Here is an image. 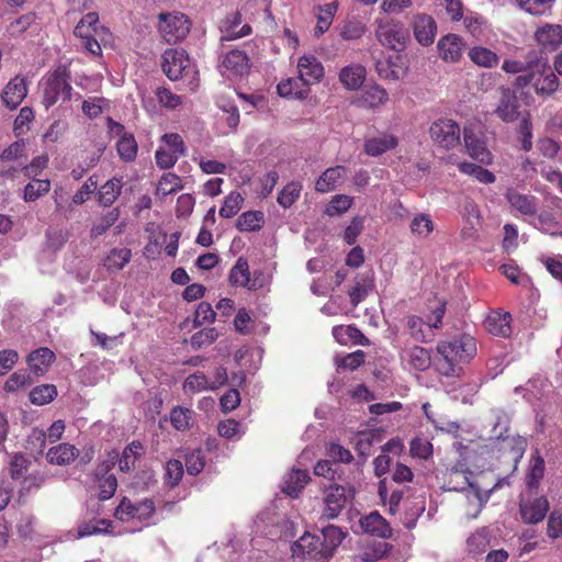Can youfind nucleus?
<instances>
[{"label": "nucleus", "mask_w": 562, "mask_h": 562, "mask_svg": "<svg viewBox=\"0 0 562 562\" xmlns=\"http://www.w3.org/2000/svg\"><path fill=\"white\" fill-rule=\"evenodd\" d=\"M529 71L518 75L515 79L514 86L522 89L531 86L535 92L540 97L552 95L560 86V81L546 56L541 52L531 49L528 52Z\"/></svg>", "instance_id": "f257e3e1"}, {"label": "nucleus", "mask_w": 562, "mask_h": 562, "mask_svg": "<svg viewBox=\"0 0 562 562\" xmlns=\"http://www.w3.org/2000/svg\"><path fill=\"white\" fill-rule=\"evenodd\" d=\"M439 358L437 370L447 376L458 375L459 363L469 362L476 355L475 339L470 335H462L449 341H441L437 346Z\"/></svg>", "instance_id": "f03ea898"}, {"label": "nucleus", "mask_w": 562, "mask_h": 562, "mask_svg": "<svg viewBox=\"0 0 562 562\" xmlns=\"http://www.w3.org/2000/svg\"><path fill=\"white\" fill-rule=\"evenodd\" d=\"M74 34L81 40L82 46L91 54L101 53V43H105L110 33L106 27L99 24V15L89 12L77 23Z\"/></svg>", "instance_id": "7ed1b4c3"}, {"label": "nucleus", "mask_w": 562, "mask_h": 562, "mask_svg": "<svg viewBox=\"0 0 562 562\" xmlns=\"http://www.w3.org/2000/svg\"><path fill=\"white\" fill-rule=\"evenodd\" d=\"M81 95L72 93V88L65 74L55 71L49 75L43 85V103L48 109L56 102H79Z\"/></svg>", "instance_id": "20e7f679"}, {"label": "nucleus", "mask_w": 562, "mask_h": 562, "mask_svg": "<svg viewBox=\"0 0 562 562\" xmlns=\"http://www.w3.org/2000/svg\"><path fill=\"white\" fill-rule=\"evenodd\" d=\"M157 19V30L166 43L176 44L184 40L190 32L191 22L182 12H161Z\"/></svg>", "instance_id": "39448f33"}, {"label": "nucleus", "mask_w": 562, "mask_h": 562, "mask_svg": "<svg viewBox=\"0 0 562 562\" xmlns=\"http://www.w3.org/2000/svg\"><path fill=\"white\" fill-rule=\"evenodd\" d=\"M445 315V304H439L427 317L424 319L417 315H409L406 317V327L409 336L419 342H427L434 339L435 329H437Z\"/></svg>", "instance_id": "423d86ee"}, {"label": "nucleus", "mask_w": 562, "mask_h": 562, "mask_svg": "<svg viewBox=\"0 0 562 562\" xmlns=\"http://www.w3.org/2000/svg\"><path fill=\"white\" fill-rule=\"evenodd\" d=\"M155 513V505L151 499H144L137 504H134L128 498H123L119 506L115 509V517L123 521H136L139 522L140 526L138 528H134L131 531L142 530L144 526L149 525V520Z\"/></svg>", "instance_id": "0eeeda50"}, {"label": "nucleus", "mask_w": 562, "mask_h": 562, "mask_svg": "<svg viewBox=\"0 0 562 562\" xmlns=\"http://www.w3.org/2000/svg\"><path fill=\"white\" fill-rule=\"evenodd\" d=\"M355 490L338 484L329 485L324 491L323 515L328 519L338 517L346 504L353 498Z\"/></svg>", "instance_id": "6e6552de"}, {"label": "nucleus", "mask_w": 562, "mask_h": 562, "mask_svg": "<svg viewBox=\"0 0 562 562\" xmlns=\"http://www.w3.org/2000/svg\"><path fill=\"white\" fill-rule=\"evenodd\" d=\"M431 139L440 147L450 149L460 143V127L450 119L435 121L429 128Z\"/></svg>", "instance_id": "1a4fd4ad"}, {"label": "nucleus", "mask_w": 562, "mask_h": 562, "mask_svg": "<svg viewBox=\"0 0 562 562\" xmlns=\"http://www.w3.org/2000/svg\"><path fill=\"white\" fill-rule=\"evenodd\" d=\"M117 459L116 453H111L108 458L101 462L95 470V480L98 484V495L101 501L110 499L117 487L116 477L113 474H109Z\"/></svg>", "instance_id": "9d476101"}, {"label": "nucleus", "mask_w": 562, "mask_h": 562, "mask_svg": "<svg viewBox=\"0 0 562 562\" xmlns=\"http://www.w3.org/2000/svg\"><path fill=\"white\" fill-rule=\"evenodd\" d=\"M533 40L539 46L537 52L546 53L557 50L562 45V25L554 23H542L537 26Z\"/></svg>", "instance_id": "9b49d317"}, {"label": "nucleus", "mask_w": 562, "mask_h": 562, "mask_svg": "<svg viewBox=\"0 0 562 562\" xmlns=\"http://www.w3.org/2000/svg\"><path fill=\"white\" fill-rule=\"evenodd\" d=\"M319 537L305 532L292 544L293 557L301 559H310L314 562H325L326 555L322 549Z\"/></svg>", "instance_id": "f8f14e48"}, {"label": "nucleus", "mask_w": 562, "mask_h": 562, "mask_svg": "<svg viewBox=\"0 0 562 562\" xmlns=\"http://www.w3.org/2000/svg\"><path fill=\"white\" fill-rule=\"evenodd\" d=\"M378 41L395 52L405 46V33L403 29L393 21L380 20L375 30Z\"/></svg>", "instance_id": "ddd939ff"}, {"label": "nucleus", "mask_w": 562, "mask_h": 562, "mask_svg": "<svg viewBox=\"0 0 562 562\" xmlns=\"http://www.w3.org/2000/svg\"><path fill=\"white\" fill-rule=\"evenodd\" d=\"M189 65V57L183 49L168 48L162 55V70L170 80L181 78Z\"/></svg>", "instance_id": "4468645a"}, {"label": "nucleus", "mask_w": 562, "mask_h": 562, "mask_svg": "<svg viewBox=\"0 0 562 562\" xmlns=\"http://www.w3.org/2000/svg\"><path fill=\"white\" fill-rule=\"evenodd\" d=\"M512 212L522 216H535L538 211V199L528 193L518 191L515 188H508L504 194Z\"/></svg>", "instance_id": "2eb2a0df"}, {"label": "nucleus", "mask_w": 562, "mask_h": 562, "mask_svg": "<svg viewBox=\"0 0 562 562\" xmlns=\"http://www.w3.org/2000/svg\"><path fill=\"white\" fill-rule=\"evenodd\" d=\"M375 69L379 77L384 80H400L406 76L408 66L402 55L395 54L379 59Z\"/></svg>", "instance_id": "dca6fc26"}, {"label": "nucleus", "mask_w": 562, "mask_h": 562, "mask_svg": "<svg viewBox=\"0 0 562 562\" xmlns=\"http://www.w3.org/2000/svg\"><path fill=\"white\" fill-rule=\"evenodd\" d=\"M259 276H261V272L255 271L254 278H251L248 261L239 257L231 269L228 279L233 285L256 290L262 286V283L258 279Z\"/></svg>", "instance_id": "f3484780"}, {"label": "nucleus", "mask_w": 562, "mask_h": 562, "mask_svg": "<svg viewBox=\"0 0 562 562\" xmlns=\"http://www.w3.org/2000/svg\"><path fill=\"white\" fill-rule=\"evenodd\" d=\"M297 72L302 85L308 87L322 80L324 67L314 55L307 54L299 58Z\"/></svg>", "instance_id": "a211bd4d"}, {"label": "nucleus", "mask_w": 562, "mask_h": 562, "mask_svg": "<svg viewBox=\"0 0 562 562\" xmlns=\"http://www.w3.org/2000/svg\"><path fill=\"white\" fill-rule=\"evenodd\" d=\"M220 69L229 79L241 77L249 69L248 56L243 50L233 49L223 57Z\"/></svg>", "instance_id": "6ab92c4d"}, {"label": "nucleus", "mask_w": 562, "mask_h": 562, "mask_svg": "<svg viewBox=\"0 0 562 562\" xmlns=\"http://www.w3.org/2000/svg\"><path fill=\"white\" fill-rule=\"evenodd\" d=\"M473 484L474 482L472 481V472L467 469L464 463L458 462L457 464L447 469L445 480L446 491H458L463 493Z\"/></svg>", "instance_id": "aec40b11"}, {"label": "nucleus", "mask_w": 562, "mask_h": 562, "mask_svg": "<svg viewBox=\"0 0 562 562\" xmlns=\"http://www.w3.org/2000/svg\"><path fill=\"white\" fill-rule=\"evenodd\" d=\"M494 112L504 122L516 121L519 116V101L516 93L509 88H502Z\"/></svg>", "instance_id": "412c9836"}, {"label": "nucleus", "mask_w": 562, "mask_h": 562, "mask_svg": "<svg viewBox=\"0 0 562 562\" xmlns=\"http://www.w3.org/2000/svg\"><path fill=\"white\" fill-rule=\"evenodd\" d=\"M402 364L412 371H425L430 367V352L420 346H412L401 351Z\"/></svg>", "instance_id": "4be33fe9"}, {"label": "nucleus", "mask_w": 562, "mask_h": 562, "mask_svg": "<svg viewBox=\"0 0 562 562\" xmlns=\"http://www.w3.org/2000/svg\"><path fill=\"white\" fill-rule=\"evenodd\" d=\"M498 486V484H495L491 490L486 492H482L477 484H473L468 490H465L464 496L467 499L465 505V516L470 519H474L479 516V514L482 512L484 505L487 503L491 493Z\"/></svg>", "instance_id": "5701e85b"}, {"label": "nucleus", "mask_w": 562, "mask_h": 562, "mask_svg": "<svg viewBox=\"0 0 562 562\" xmlns=\"http://www.w3.org/2000/svg\"><path fill=\"white\" fill-rule=\"evenodd\" d=\"M463 140L464 146L467 148L468 154L479 162L483 165H491L493 161V156L491 151L486 148L483 140H481L474 131L470 127H464L463 130Z\"/></svg>", "instance_id": "b1692460"}, {"label": "nucleus", "mask_w": 562, "mask_h": 562, "mask_svg": "<svg viewBox=\"0 0 562 562\" xmlns=\"http://www.w3.org/2000/svg\"><path fill=\"white\" fill-rule=\"evenodd\" d=\"M549 509V503L544 497L520 502V515L526 524H538Z\"/></svg>", "instance_id": "393cba45"}, {"label": "nucleus", "mask_w": 562, "mask_h": 562, "mask_svg": "<svg viewBox=\"0 0 562 562\" xmlns=\"http://www.w3.org/2000/svg\"><path fill=\"white\" fill-rule=\"evenodd\" d=\"M437 47L443 60L456 63L462 57L464 43L460 36L448 34L439 40Z\"/></svg>", "instance_id": "a878e982"}, {"label": "nucleus", "mask_w": 562, "mask_h": 562, "mask_svg": "<svg viewBox=\"0 0 562 562\" xmlns=\"http://www.w3.org/2000/svg\"><path fill=\"white\" fill-rule=\"evenodd\" d=\"M414 35L417 42L424 46L430 45L437 32L435 20L427 14H417L414 18Z\"/></svg>", "instance_id": "bb28decb"}, {"label": "nucleus", "mask_w": 562, "mask_h": 562, "mask_svg": "<svg viewBox=\"0 0 562 562\" xmlns=\"http://www.w3.org/2000/svg\"><path fill=\"white\" fill-rule=\"evenodd\" d=\"M27 94V88L24 78L14 77L3 89L2 101L13 110L18 108Z\"/></svg>", "instance_id": "cd10ccee"}, {"label": "nucleus", "mask_w": 562, "mask_h": 562, "mask_svg": "<svg viewBox=\"0 0 562 562\" xmlns=\"http://www.w3.org/2000/svg\"><path fill=\"white\" fill-rule=\"evenodd\" d=\"M310 481L307 470L292 469L282 480L281 490L291 497H297Z\"/></svg>", "instance_id": "c85d7f7f"}, {"label": "nucleus", "mask_w": 562, "mask_h": 562, "mask_svg": "<svg viewBox=\"0 0 562 562\" xmlns=\"http://www.w3.org/2000/svg\"><path fill=\"white\" fill-rule=\"evenodd\" d=\"M346 168L342 166H335L326 169L316 180L315 190L322 193H327L335 190L345 179Z\"/></svg>", "instance_id": "c756f323"}, {"label": "nucleus", "mask_w": 562, "mask_h": 562, "mask_svg": "<svg viewBox=\"0 0 562 562\" xmlns=\"http://www.w3.org/2000/svg\"><path fill=\"white\" fill-rule=\"evenodd\" d=\"M360 526L363 532L383 539L389 538L392 533L387 521L376 512L362 517Z\"/></svg>", "instance_id": "7c9ffc66"}, {"label": "nucleus", "mask_w": 562, "mask_h": 562, "mask_svg": "<svg viewBox=\"0 0 562 562\" xmlns=\"http://www.w3.org/2000/svg\"><path fill=\"white\" fill-rule=\"evenodd\" d=\"M366 68L360 64H351L344 67L339 72V81L348 90H357L364 82Z\"/></svg>", "instance_id": "2f4dec72"}, {"label": "nucleus", "mask_w": 562, "mask_h": 562, "mask_svg": "<svg viewBox=\"0 0 562 562\" xmlns=\"http://www.w3.org/2000/svg\"><path fill=\"white\" fill-rule=\"evenodd\" d=\"M509 313L492 312L485 319V328L495 336L507 337L512 333Z\"/></svg>", "instance_id": "473e14b6"}, {"label": "nucleus", "mask_w": 562, "mask_h": 562, "mask_svg": "<svg viewBox=\"0 0 562 562\" xmlns=\"http://www.w3.org/2000/svg\"><path fill=\"white\" fill-rule=\"evenodd\" d=\"M411 234L419 240H426L435 231V223L428 213H417L409 224Z\"/></svg>", "instance_id": "72a5a7b5"}, {"label": "nucleus", "mask_w": 562, "mask_h": 562, "mask_svg": "<svg viewBox=\"0 0 562 562\" xmlns=\"http://www.w3.org/2000/svg\"><path fill=\"white\" fill-rule=\"evenodd\" d=\"M240 14L227 16L222 24V32L226 40H237L250 34L251 27L248 24H241Z\"/></svg>", "instance_id": "f704fd0d"}, {"label": "nucleus", "mask_w": 562, "mask_h": 562, "mask_svg": "<svg viewBox=\"0 0 562 562\" xmlns=\"http://www.w3.org/2000/svg\"><path fill=\"white\" fill-rule=\"evenodd\" d=\"M79 454L78 449L69 443H60L47 452V460L52 464L65 465L72 462Z\"/></svg>", "instance_id": "c9c22d12"}, {"label": "nucleus", "mask_w": 562, "mask_h": 562, "mask_svg": "<svg viewBox=\"0 0 562 562\" xmlns=\"http://www.w3.org/2000/svg\"><path fill=\"white\" fill-rule=\"evenodd\" d=\"M54 360L55 353L48 348H38L27 358L31 370L37 375L45 373Z\"/></svg>", "instance_id": "e433bc0d"}, {"label": "nucleus", "mask_w": 562, "mask_h": 562, "mask_svg": "<svg viewBox=\"0 0 562 562\" xmlns=\"http://www.w3.org/2000/svg\"><path fill=\"white\" fill-rule=\"evenodd\" d=\"M132 259V251L128 248H113L103 259V266L110 272L121 271Z\"/></svg>", "instance_id": "4c0bfd02"}, {"label": "nucleus", "mask_w": 562, "mask_h": 562, "mask_svg": "<svg viewBox=\"0 0 562 562\" xmlns=\"http://www.w3.org/2000/svg\"><path fill=\"white\" fill-rule=\"evenodd\" d=\"M338 1H330L317 7V24L315 26V35L324 34L330 27L334 16L338 10Z\"/></svg>", "instance_id": "58836bf2"}, {"label": "nucleus", "mask_w": 562, "mask_h": 562, "mask_svg": "<svg viewBox=\"0 0 562 562\" xmlns=\"http://www.w3.org/2000/svg\"><path fill=\"white\" fill-rule=\"evenodd\" d=\"M331 333L335 340L340 345H348L349 341L363 346L369 344L363 334L355 326H335Z\"/></svg>", "instance_id": "ea45409f"}, {"label": "nucleus", "mask_w": 562, "mask_h": 562, "mask_svg": "<svg viewBox=\"0 0 562 562\" xmlns=\"http://www.w3.org/2000/svg\"><path fill=\"white\" fill-rule=\"evenodd\" d=\"M396 145L397 139L395 136L390 134H383L368 139L364 143V151L369 156H379L390 149H393Z\"/></svg>", "instance_id": "a19ab883"}, {"label": "nucleus", "mask_w": 562, "mask_h": 562, "mask_svg": "<svg viewBox=\"0 0 562 562\" xmlns=\"http://www.w3.org/2000/svg\"><path fill=\"white\" fill-rule=\"evenodd\" d=\"M279 95L303 100L308 95V88L304 87L299 79L289 78L277 86Z\"/></svg>", "instance_id": "79ce46f5"}, {"label": "nucleus", "mask_w": 562, "mask_h": 562, "mask_svg": "<svg viewBox=\"0 0 562 562\" xmlns=\"http://www.w3.org/2000/svg\"><path fill=\"white\" fill-rule=\"evenodd\" d=\"M549 387L548 381L544 378L538 376L527 382L526 387L518 386L515 389L516 393L524 392V397L533 403L539 401Z\"/></svg>", "instance_id": "37998d69"}, {"label": "nucleus", "mask_w": 562, "mask_h": 562, "mask_svg": "<svg viewBox=\"0 0 562 562\" xmlns=\"http://www.w3.org/2000/svg\"><path fill=\"white\" fill-rule=\"evenodd\" d=\"M182 180L173 172L164 173L156 187V195L160 199L166 198L182 189Z\"/></svg>", "instance_id": "c03bdc74"}, {"label": "nucleus", "mask_w": 562, "mask_h": 562, "mask_svg": "<svg viewBox=\"0 0 562 562\" xmlns=\"http://www.w3.org/2000/svg\"><path fill=\"white\" fill-rule=\"evenodd\" d=\"M389 100L386 90L378 85L367 86L362 92L361 101L369 108H376Z\"/></svg>", "instance_id": "a18cd8bd"}, {"label": "nucleus", "mask_w": 562, "mask_h": 562, "mask_svg": "<svg viewBox=\"0 0 562 562\" xmlns=\"http://www.w3.org/2000/svg\"><path fill=\"white\" fill-rule=\"evenodd\" d=\"M122 191V181L117 178L108 180L98 192L99 202L103 206H109L115 202Z\"/></svg>", "instance_id": "49530a36"}, {"label": "nucleus", "mask_w": 562, "mask_h": 562, "mask_svg": "<svg viewBox=\"0 0 562 562\" xmlns=\"http://www.w3.org/2000/svg\"><path fill=\"white\" fill-rule=\"evenodd\" d=\"M490 546V532L486 528H481L471 533L467 539V551L470 554H480Z\"/></svg>", "instance_id": "de8ad7c7"}, {"label": "nucleus", "mask_w": 562, "mask_h": 562, "mask_svg": "<svg viewBox=\"0 0 562 562\" xmlns=\"http://www.w3.org/2000/svg\"><path fill=\"white\" fill-rule=\"evenodd\" d=\"M470 59L481 67L492 68L495 67L499 58L491 49L482 46L472 47L469 52Z\"/></svg>", "instance_id": "09e8293b"}, {"label": "nucleus", "mask_w": 562, "mask_h": 562, "mask_svg": "<svg viewBox=\"0 0 562 562\" xmlns=\"http://www.w3.org/2000/svg\"><path fill=\"white\" fill-rule=\"evenodd\" d=\"M263 213L260 211H248L243 213L236 222V227L240 232L259 231L263 224Z\"/></svg>", "instance_id": "8fccbe9b"}, {"label": "nucleus", "mask_w": 562, "mask_h": 562, "mask_svg": "<svg viewBox=\"0 0 562 562\" xmlns=\"http://www.w3.org/2000/svg\"><path fill=\"white\" fill-rule=\"evenodd\" d=\"M186 394H195L204 391H211L209 378L203 372H195L186 378L183 382Z\"/></svg>", "instance_id": "3c124183"}, {"label": "nucleus", "mask_w": 562, "mask_h": 562, "mask_svg": "<svg viewBox=\"0 0 562 562\" xmlns=\"http://www.w3.org/2000/svg\"><path fill=\"white\" fill-rule=\"evenodd\" d=\"M544 474V460L536 453L530 460L526 483L529 488H537Z\"/></svg>", "instance_id": "603ef678"}, {"label": "nucleus", "mask_w": 562, "mask_h": 562, "mask_svg": "<svg viewBox=\"0 0 562 562\" xmlns=\"http://www.w3.org/2000/svg\"><path fill=\"white\" fill-rule=\"evenodd\" d=\"M116 150L122 160L126 162L134 161L138 151L135 137L130 134L128 136H123V138H120L116 143Z\"/></svg>", "instance_id": "864d4df0"}, {"label": "nucleus", "mask_w": 562, "mask_h": 562, "mask_svg": "<svg viewBox=\"0 0 562 562\" xmlns=\"http://www.w3.org/2000/svg\"><path fill=\"white\" fill-rule=\"evenodd\" d=\"M56 396L57 390L55 385L42 384L31 391L30 401L35 405H45L50 403Z\"/></svg>", "instance_id": "5fc2aeb1"}, {"label": "nucleus", "mask_w": 562, "mask_h": 562, "mask_svg": "<svg viewBox=\"0 0 562 562\" xmlns=\"http://www.w3.org/2000/svg\"><path fill=\"white\" fill-rule=\"evenodd\" d=\"M193 412L184 407H175L170 413L172 426L180 431L187 430L192 426Z\"/></svg>", "instance_id": "6e6d98bb"}, {"label": "nucleus", "mask_w": 562, "mask_h": 562, "mask_svg": "<svg viewBox=\"0 0 562 562\" xmlns=\"http://www.w3.org/2000/svg\"><path fill=\"white\" fill-rule=\"evenodd\" d=\"M244 198L238 192H231L224 200L222 207L220 209V216L224 218H231L235 216L243 206Z\"/></svg>", "instance_id": "4d7b16f0"}, {"label": "nucleus", "mask_w": 562, "mask_h": 562, "mask_svg": "<svg viewBox=\"0 0 562 562\" xmlns=\"http://www.w3.org/2000/svg\"><path fill=\"white\" fill-rule=\"evenodd\" d=\"M517 5L532 15H544L552 7L554 0H516Z\"/></svg>", "instance_id": "13d9d810"}, {"label": "nucleus", "mask_w": 562, "mask_h": 562, "mask_svg": "<svg viewBox=\"0 0 562 562\" xmlns=\"http://www.w3.org/2000/svg\"><path fill=\"white\" fill-rule=\"evenodd\" d=\"M50 189L49 180H33L24 188L23 199L26 202H33L46 194Z\"/></svg>", "instance_id": "bf43d9fd"}, {"label": "nucleus", "mask_w": 562, "mask_h": 562, "mask_svg": "<svg viewBox=\"0 0 562 562\" xmlns=\"http://www.w3.org/2000/svg\"><path fill=\"white\" fill-rule=\"evenodd\" d=\"M352 201L353 199L347 194H337L329 201L325 214L328 216L340 215L350 209Z\"/></svg>", "instance_id": "052dcab7"}, {"label": "nucleus", "mask_w": 562, "mask_h": 562, "mask_svg": "<svg viewBox=\"0 0 562 562\" xmlns=\"http://www.w3.org/2000/svg\"><path fill=\"white\" fill-rule=\"evenodd\" d=\"M366 33V25L356 20H349L339 27V35L342 40H358Z\"/></svg>", "instance_id": "680f3d73"}, {"label": "nucleus", "mask_w": 562, "mask_h": 562, "mask_svg": "<svg viewBox=\"0 0 562 562\" xmlns=\"http://www.w3.org/2000/svg\"><path fill=\"white\" fill-rule=\"evenodd\" d=\"M120 213L116 209L111 210L93 224L90 231L92 238L103 235L119 218Z\"/></svg>", "instance_id": "e2e57ef3"}, {"label": "nucleus", "mask_w": 562, "mask_h": 562, "mask_svg": "<svg viewBox=\"0 0 562 562\" xmlns=\"http://www.w3.org/2000/svg\"><path fill=\"white\" fill-rule=\"evenodd\" d=\"M302 186L299 182L288 183L278 195V203L283 207H290L300 196Z\"/></svg>", "instance_id": "0e129e2a"}, {"label": "nucleus", "mask_w": 562, "mask_h": 562, "mask_svg": "<svg viewBox=\"0 0 562 562\" xmlns=\"http://www.w3.org/2000/svg\"><path fill=\"white\" fill-rule=\"evenodd\" d=\"M156 97L160 105L168 110H175L183 104V97L171 92L167 88H158Z\"/></svg>", "instance_id": "69168bd1"}, {"label": "nucleus", "mask_w": 562, "mask_h": 562, "mask_svg": "<svg viewBox=\"0 0 562 562\" xmlns=\"http://www.w3.org/2000/svg\"><path fill=\"white\" fill-rule=\"evenodd\" d=\"M34 120V113L32 109L24 106L20 110L19 115L14 120L13 131L15 135H23L29 131L30 124Z\"/></svg>", "instance_id": "338daca9"}, {"label": "nucleus", "mask_w": 562, "mask_h": 562, "mask_svg": "<svg viewBox=\"0 0 562 562\" xmlns=\"http://www.w3.org/2000/svg\"><path fill=\"white\" fill-rule=\"evenodd\" d=\"M411 454L414 458L428 459L432 454V445L426 438H415L411 442Z\"/></svg>", "instance_id": "774afa93"}]
</instances>
